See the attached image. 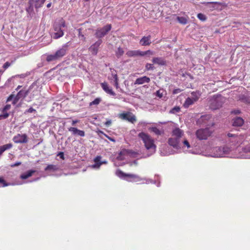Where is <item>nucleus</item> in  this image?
Masks as SVG:
<instances>
[{
    "mask_svg": "<svg viewBox=\"0 0 250 250\" xmlns=\"http://www.w3.org/2000/svg\"><path fill=\"white\" fill-rule=\"evenodd\" d=\"M45 1V0H30L29 3L30 5L35 6L37 9L41 7Z\"/></svg>",
    "mask_w": 250,
    "mask_h": 250,
    "instance_id": "412c9836",
    "label": "nucleus"
},
{
    "mask_svg": "<svg viewBox=\"0 0 250 250\" xmlns=\"http://www.w3.org/2000/svg\"><path fill=\"white\" fill-rule=\"evenodd\" d=\"M182 91V90L180 88L175 89L173 90V94H177Z\"/></svg>",
    "mask_w": 250,
    "mask_h": 250,
    "instance_id": "49530a36",
    "label": "nucleus"
},
{
    "mask_svg": "<svg viewBox=\"0 0 250 250\" xmlns=\"http://www.w3.org/2000/svg\"><path fill=\"white\" fill-rule=\"evenodd\" d=\"M152 64L150 63H147L146 65V69L147 70H150L152 68Z\"/></svg>",
    "mask_w": 250,
    "mask_h": 250,
    "instance_id": "603ef678",
    "label": "nucleus"
},
{
    "mask_svg": "<svg viewBox=\"0 0 250 250\" xmlns=\"http://www.w3.org/2000/svg\"><path fill=\"white\" fill-rule=\"evenodd\" d=\"M157 64L165 65L166 64V61L161 58H157Z\"/></svg>",
    "mask_w": 250,
    "mask_h": 250,
    "instance_id": "c9c22d12",
    "label": "nucleus"
},
{
    "mask_svg": "<svg viewBox=\"0 0 250 250\" xmlns=\"http://www.w3.org/2000/svg\"><path fill=\"white\" fill-rule=\"evenodd\" d=\"M111 125V120H108L104 123V125H105V126L106 127L109 126Z\"/></svg>",
    "mask_w": 250,
    "mask_h": 250,
    "instance_id": "09e8293b",
    "label": "nucleus"
},
{
    "mask_svg": "<svg viewBox=\"0 0 250 250\" xmlns=\"http://www.w3.org/2000/svg\"><path fill=\"white\" fill-rule=\"evenodd\" d=\"M155 61H156V58H153V62H155Z\"/></svg>",
    "mask_w": 250,
    "mask_h": 250,
    "instance_id": "338daca9",
    "label": "nucleus"
},
{
    "mask_svg": "<svg viewBox=\"0 0 250 250\" xmlns=\"http://www.w3.org/2000/svg\"><path fill=\"white\" fill-rule=\"evenodd\" d=\"M52 5V3L51 2H49V3H48L46 5V7H48V8H50Z\"/></svg>",
    "mask_w": 250,
    "mask_h": 250,
    "instance_id": "bf43d9fd",
    "label": "nucleus"
},
{
    "mask_svg": "<svg viewBox=\"0 0 250 250\" xmlns=\"http://www.w3.org/2000/svg\"><path fill=\"white\" fill-rule=\"evenodd\" d=\"M21 162H17L15 164H11L10 165V167H15L19 166L21 165Z\"/></svg>",
    "mask_w": 250,
    "mask_h": 250,
    "instance_id": "c03bdc74",
    "label": "nucleus"
},
{
    "mask_svg": "<svg viewBox=\"0 0 250 250\" xmlns=\"http://www.w3.org/2000/svg\"><path fill=\"white\" fill-rule=\"evenodd\" d=\"M227 136L229 138L228 142L231 145H235L241 143L244 139V136L242 135H239L229 133Z\"/></svg>",
    "mask_w": 250,
    "mask_h": 250,
    "instance_id": "39448f33",
    "label": "nucleus"
},
{
    "mask_svg": "<svg viewBox=\"0 0 250 250\" xmlns=\"http://www.w3.org/2000/svg\"><path fill=\"white\" fill-rule=\"evenodd\" d=\"M58 156H60V157L61 159H64V153L62 152H59Z\"/></svg>",
    "mask_w": 250,
    "mask_h": 250,
    "instance_id": "864d4df0",
    "label": "nucleus"
},
{
    "mask_svg": "<svg viewBox=\"0 0 250 250\" xmlns=\"http://www.w3.org/2000/svg\"><path fill=\"white\" fill-rule=\"evenodd\" d=\"M197 17L202 21H205L206 20V17L205 15L199 13L197 15Z\"/></svg>",
    "mask_w": 250,
    "mask_h": 250,
    "instance_id": "4c0bfd02",
    "label": "nucleus"
},
{
    "mask_svg": "<svg viewBox=\"0 0 250 250\" xmlns=\"http://www.w3.org/2000/svg\"><path fill=\"white\" fill-rule=\"evenodd\" d=\"M102 41L101 40H98L94 44L91 45V46L89 47V51L93 55H96L98 53L99 48Z\"/></svg>",
    "mask_w": 250,
    "mask_h": 250,
    "instance_id": "f8f14e48",
    "label": "nucleus"
},
{
    "mask_svg": "<svg viewBox=\"0 0 250 250\" xmlns=\"http://www.w3.org/2000/svg\"><path fill=\"white\" fill-rule=\"evenodd\" d=\"M14 97V95L13 94H11L9 97L8 98H7L6 101L7 102H9V101H11L13 99V98Z\"/></svg>",
    "mask_w": 250,
    "mask_h": 250,
    "instance_id": "de8ad7c7",
    "label": "nucleus"
},
{
    "mask_svg": "<svg viewBox=\"0 0 250 250\" xmlns=\"http://www.w3.org/2000/svg\"><path fill=\"white\" fill-rule=\"evenodd\" d=\"M111 24H107L102 28H99L98 29H97L95 33V36L96 38L100 39L103 37L104 35L107 34V33L111 30Z\"/></svg>",
    "mask_w": 250,
    "mask_h": 250,
    "instance_id": "6e6552de",
    "label": "nucleus"
},
{
    "mask_svg": "<svg viewBox=\"0 0 250 250\" xmlns=\"http://www.w3.org/2000/svg\"><path fill=\"white\" fill-rule=\"evenodd\" d=\"M223 103V97L217 96L211 100L210 108L212 110H216L221 107Z\"/></svg>",
    "mask_w": 250,
    "mask_h": 250,
    "instance_id": "0eeeda50",
    "label": "nucleus"
},
{
    "mask_svg": "<svg viewBox=\"0 0 250 250\" xmlns=\"http://www.w3.org/2000/svg\"><path fill=\"white\" fill-rule=\"evenodd\" d=\"M190 97L193 101L196 102L199 100L201 96V92L199 91H193L191 93Z\"/></svg>",
    "mask_w": 250,
    "mask_h": 250,
    "instance_id": "b1692460",
    "label": "nucleus"
},
{
    "mask_svg": "<svg viewBox=\"0 0 250 250\" xmlns=\"http://www.w3.org/2000/svg\"><path fill=\"white\" fill-rule=\"evenodd\" d=\"M68 43L63 45L62 48H60L55 52L54 54L49 55L47 56L46 60L47 62H51L57 60L63 57L66 54L68 47Z\"/></svg>",
    "mask_w": 250,
    "mask_h": 250,
    "instance_id": "f03ea898",
    "label": "nucleus"
},
{
    "mask_svg": "<svg viewBox=\"0 0 250 250\" xmlns=\"http://www.w3.org/2000/svg\"><path fill=\"white\" fill-rule=\"evenodd\" d=\"M9 116V114L8 113H3L2 114L0 115V120L1 119H6Z\"/></svg>",
    "mask_w": 250,
    "mask_h": 250,
    "instance_id": "a19ab883",
    "label": "nucleus"
},
{
    "mask_svg": "<svg viewBox=\"0 0 250 250\" xmlns=\"http://www.w3.org/2000/svg\"><path fill=\"white\" fill-rule=\"evenodd\" d=\"M212 3H217V2H212Z\"/></svg>",
    "mask_w": 250,
    "mask_h": 250,
    "instance_id": "774afa93",
    "label": "nucleus"
},
{
    "mask_svg": "<svg viewBox=\"0 0 250 250\" xmlns=\"http://www.w3.org/2000/svg\"><path fill=\"white\" fill-rule=\"evenodd\" d=\"M11 63L7 62L3 64L2 68L4 69V70H6L11 65Z\"/></svg>",
    "mask_w": 250,
    "mask_h": 250,
    "instance_id": "ea45409f",
    "label": "nucleus"
},
{
    "mask_svg": "<svg viewBox=\"0 0 250 250\" xmlns=\"http://www.w3.org/2000/svg\"><path fill=\"white\" fill-rule=\"evenodd\" d=\"M152 129L154 132H156V128H155V127L152 128Z\"/></svg>",
    "mask_w": 250,
    "mask_h": 250,
    "instance_id": "e2e57ef3",
    "label": "nucleus"
},
{
    "mask_svg": "<svg viewBox=\"0 0 250 250\" xmlns=\"http://www.w3.org/2000/svg\"><path fill=\"white\" fill-rule=\"evenodd\" d=\"M181 108L179 106H174L173 108H172L170 111V113L171 114H176L177 113H178L180 111Z\"/></svg>",
    "mask_w": 250,
    "mask_h": 250,
    "instance_id": "7c9ffc66",
    "label": "nucleus"
},
{
    "mask_svg": "<svg viewBox=\"0 0 250 250\" xmlns=\"http://www.w3.org/2000/svg\"><path fill=\"white\" fill-rule=\"evenodd\" d=\"M79 122H80V121H79V120H73V121H72V124H71V125H73H73H76V124H77V123H79Z\"/></svg>",
    "mask_w": 250,
    "mask_h": 250,
    "instance_id": "5fc2aeb1",
    "label": "nucleus"
},
{
    "mask_svg": "<svg viewBox=\"0 0 250 250\" xmlns=\"http://www.w3.org/2000/svg\"><path fill=\"white\" fill-rule=\"evenodd\" d=\"M250 101V100L249 99H247L246 100V102H247V103H249Z\"/></svg>",
    "mask_w": 250,
    "mask_h": 250,
    "instance_id": "0e129e2a",
    "label": "nucleus"
},
{
    "mask_svg": "<svg viewBox=\"0 0 250 250\" xmlns=\"http://www.w3.org/2000/svg\"><path fill=\"white\" fill-rule=\"evenodd\" d=\"M39 90L38 89V88H37L35 93L33 94V96L37 95L39 94Z\"/></svg>",
    "mask_w": 250,
    "mask_h": 250,
    "instance_id": "13d9d810",
    "label": "nucleus"
},
{
    "mask_svg": "<svg viewBox=\"0 0 250 250\" xmlns=\"http://www.w3.org/2000/svg\"><path fill=\"white\" fill-rule=\"evenodd\" d=\"M0 184L2 185V187H6L9 185L10 184L7 183L2 178V177H0Z\"/></svg>",
    "mask_w": 250,
    "mask_h": 250,
    "instance_id": "e433bc0d",
    "label": "nucleus"
},
{
    "mask_svg": "<svg viewBox=\"0 0 250 250\" xmlns=\"http://www.w3.org/2000/svg\"><path fill=\"white\" fill-rule=\"evenodd\" d=\"M36 172L35 170H29L27 171L26 172L22 174L21 175V178L22 180H25L31 176L33 173Z\"/></svg>",
    "mask_w": 250,
    "mask_h": 250,
    "instance_id": "5701e85b",
    "label": "nucleus"
},
{
    "mask_svg": "<svg viewBox=\"0 0 250 250\" xmlns=\"http://www.w3.org/2000/svg\"><path fill=\"white\" fill-rule=\"evenodd\" d=\"M151 43V36H144L140 41V43L143 46L148 45Z\"/></svg>",
    "mask_w": 250,
    "mask_h": 250,
    "instance_id": "4be33fe9",
    "label": "nucleus"
},
{
    "mask_svg": "<svg viewBox=\"0 0 250 250\" xmlns=\"http://www.w3.org/2000/svg\"><path fill=\"white\" fill-rule=\"evenodd\" d=\"M179 143H180V140L179 139L171 137L168 139L169 145L174 148H178L179 147Z\"/></svg>",
    "mask_w": 250,
    "mask_h": 250,
    "instance_id": "dca6fc26",
    "label": "nucleus"
},
{
    "mask_svg": "<svg viewBox=\"0 0 250 250\" xmlns=\"http://www.w3.org/2000/svg\"><path fill=\"white\" fill-rule=\"evenodd\" d=\"M124 54V51L122 48L119 47L118 48L117 51L116 52V55L117 57H121Z\"/></svg>",
    "mask_w": 250,
    "mask_h": 250,
    "instance_id": "c756f323",
    "label": "nucleus"
},
{
    "mask_svg": "<svg viewBox=\"0 0 250 250\" xmlns=\"http://www.w3.org/2000/svg\"><path fill=\"white\" fill-rule=\"evenodd\" d=\"M114 86H115L116 89H118L119 87L118 81L114 82Z\"/></svg>",
    "mask_w": 250,
    "mask_h": 250,
    "instance_id": "6e6d98bb",
    "label": "nucleus"
},
{
    "mask_svg": "<svg viewBox=\"0 0 250 250\" xmlns=\"http://www.w3.org/2000/svg\"><path fill=\"white\" fill-rule=\"evenodd\" d=\"M157 135H160L161 134L160 131L159 130H158V129H157Z\"/></svg>",
    "mask_w": 250,
    "mask_h": 250,
    "instance_id": "680f3d73",
    "label": "nucleus"
},
{
    "mask_svg": "<svg viewBox=\"0 0 250 250\" xmlns=\"http://www.w3.org/2000/svg\"><path fill=\"white\" fill-rule=\"evenodd\" d=\"M28 94V90L24 91L23 90H21L19 91L16 95L17 97H20V99L24 98H25Z\"/></svg>",
    "mask_w": 250,
    "mask_h": 250,
    "instance_id": "bb28decb",
    "label": "nucleus"
},
{
    "mask_svg": "<svg viewBox=\"0 0 250 250\" xmlns=\"http://www.w3.org/2000/svg\"><path fill=\"white\" fill-rule=\"evenodd\" d=\"M101 101V100L99 98H97L95 99L93 101L89 103V105H98L99 104L100 102Z\"/></svg>",
    "mask_w": 250,
    "mask_h": 250,
    "instance_id": "2f4dec72",
    "label": "nucleus"
},
{
    "mask_svg": "<svg viewBox=\"0 0 250 250\" xmlns=\"http://www.w3.org/2000/svg\"><path fill=\"white\" fill-rule=\"evenodd\" d=\"M56 170V166L53 165H48L44 169V170Z\"/></svg>",
    "mask_w": 250,
    "mask_h": 250,
    "instance_id": "72a5a7b5",
    "label": "nucleus"
},
{
    "mask_svg": "<svg viewBox=\"0 0 250 250\" xmlns=\"http://www.w3.org/2000/svg\"><path fill=\"white\" fill-rule=\"evenodd\" d=\"M66 27V22L63 18L56 19L53 24L54 32L52 35V38L56 40L63 37L64 33L62 28Z\"/></svg>",
    "mask_w": 250,
    "mask_h": 250,
    "instance_id": "f257e3e1",
    "label": "nucleus"
},
{
    "mask_svg": "<svg viewBox=\"0 0 250 250\" xmlns=\"http://www.w3.org/2000/svg\"><path fill=\"white\" fill-rule=\"evenodd\" d=\"M138 137L143 141L147 149L155 147L154 140L146 133L144 132H140L138 134Z\"/></svg>",
    "mask_w": 250,
    "mask_h": 250,
    "instance_id": "20e7f679",
    "label": "nucleus"
},
{
    "mask_svg": "<svg viewBox=\"0 0 250 250\" xmlns=\"http://www.w3.org/2000/svg\"><path fill=\"white\" fill-rule=\"evenodd\" d=\"M147 55H152L150 50L146 51H141L140 50H129L126 53V55L128 57H133L137 56H144Z\"/></svg>",
    "mask_w": 250,
    "mask_h": 250,
    "instance_id": "423d86ee",
    "label": "nucleus"
},
{
    "mask_svg": "<svg viewBox=\"0 0 250 250\" xmlns=\"http://www.w3.org/2000/svg\"><path fill=\"white\" fill-rule=\"evenodd\" d=\"M184 135V131L179 128H175L172 131V137L181 139Z\"/></svg>",
    "mask_w": 250,
    "mask_h": 250,
    "instance_id": "2eb2a0df",
    "label": "nucleus"
},
{
    "mask_svg": "<svg viewBox=\"0 0 250 250\" xmlns=\"http://www.w3.org/2000/svg\"><path fill=\"white\" fill-rule=\"evenodd\" d=\"M183 143H184V145L185 146H186L188 148H189L190 147V144L189 143H188V142L186 140H185L184 142H183Z\"/></svg>",
    "mask_w": 250,
    "mask_h": 250,
    "instance_id": "a18cd8bd",
    "label": "nucleus"
},
{
    "mask_svg": "<svg viewBox=\"0 0 250 250\" xmlns=\"http://www.w3.org/2000/svg\"><path fill=\"white\" fill-rule=\"evenodd\" d=\"M116 175L120 178H123L125 177H128L132 178H136L137 176L135 174H127L125 173L124 172L121 171V170H117L116 171Z\"/></svg>",
    "mask_w": 250,
    "mask_h": 250,
    "instance_id": "6ab92c4d",
    "label": "nucleus"
},
{
    "mask_svg": "<svg viewBox=\"0 0 250 250\" xmlns=\"http://www.w3.org/2000/svg\"><path fill=\"white\" fill-rule=\"evenodd\" d=\"M176 20L178 22L182 24H186L188 22L187 19L184 17L177 16L176 17Z\"/></svg>",
    "mask_w": 250,
    "mask_h": 250,
    "instance_id": "cd10ccee",
    "label": "nucleus"
},
{
    "mask_svg": "<svg viewBox=\"0 0 250 250\" xmlns=\"http://www.w3.org/2000/svg\"><path fill=\"white\" fill-rule=\"evenodd\" d=\"M13 141L15 143H26L28 142L27 136L26 134H17L13 137Z\"/></svg>",
    "mask_w": 250,
    "mask_h": 250,
    "instance_id": "9b49d317",
    "label": "nucleus"
},
{
    "mask_svg": "<svg viewBox=\"0 0 250 250\" xmlns=\"http://www.w3.org/2000/svg\"><path fill=\"white\" fill-rule=\"evenodd\" d=\"M119 117L123 120H127L132 124H133L137 121L136 117L132 113L129 112L120 113L119 114Z\"/></svg>",
    "mask_w": 250,
    "mask_h": 250,
    "instance_id": "1a4fd4ad",
    "label": "nucleus"
},
{
    "mask_svg": "<svg viewBox=\"0 0 250 250\" xmlns=\"http://www.w3.org/2000/svg\"><path fill=\"white\" fill-rule=\"evenodd\" d=\"M244 121L240 117H236L233 119L232 125L234 126H241L243 125Z\"/></svg>",
    "mask_w": 250,
    "mask_h": 250,
    "instance_id": "aec40b11",
    "label": "nucleus"
},
{
    "mask_svg": "<svg viewBox=\"0 0 250 250\" xmlns=\"http://www.w3.org/2000/svg\"><path fill=\"white\" fill-rule=\"evenodd\" d=\"M131 152H132L131 150H127V149H124L122 151H120V155L130 154Z\"/></svg>",
    "mask_w": 250,
    "mask_h": 250,
    "instance_id": "58836bf2",
    "label": "nucleus"
},
{
    "mask_svg": "<svg viewBox=\"0 0 250 250\" xmlns=\"http://www.w3.org/2000/svg\"><path fill=\"white\" fill-rule=\"evenodd\" d=\"M101 86L104 91L106 93L113 96H115L116 95L115 93L113 91L112 89L109 86L107 83L104 82L101 83Z\"/></svg>",
    "mask_w": 250,
    "mask_h": 250,
    "instance_id": "ddd939ff",
    "label": "nucleus"
},
{
    "mask_svg": "<svg viewBox=\"0 0 250 250\" xmlns=\"http://www.w3.org/2000/svg\"><path fill=\"white\" fill-rule=\"evenodd\" d=\"M12 146L13 145L11 143L7 144L0 146V155H1L2 153L6 150L12 148Z\"/></svg>",
    "mask_w": 250,
    "mask_h": 250,
    "instance_id": "393cba45",
    "label": "nucleus"
},
{
    "mask_svg": "<svg viewBox=\"0 0 250 250\" xmlns=\"http://www.w3.org/2000/svg\"><path fill=\"white\" fill-rule=\"evenodd\" d=\"M211 116L209 114H206L202 115L198 120L197 123L199 125H206L207 123V121L210 119Z\"/></svg>",
    "mask_w": 250,
    "mask_h": 250,
    "instance_id": "f3484780",
    "label": "nucleus"
},
{
    "mask_svg": "<svg viewBox=\"0 0 250 250\" xmlns=\"http://www.w3.org/2000/svg\"><path fill=\"white\" fill-rule=\"evenodd\" d=\"M22 86H21V85H19V86H17V87L16 88V90H19Z\"/></svg>",
    "mask_w": 250,
    "mask_h": 250,
    "instance_id": "052dcab7",
    "label": "nucleus"
},
{
    "mask_svg": "<svg viewBox=\"0 0 250 250\" xmlns=\"http://www.w3.org/2000/svg\"><path fill=\"white\" fill-rule=\"evenodd\" d=\"M20 100V99L19 98V97H17V95L16 96H14V98H13V102H12V104H17V103L18 102V101H19Z\"/></svg>",
    "mask_w": 250,
    "mask_h": 250,
    "instance_id": "79ce46f5",
    "label": "nucleus"
},
{
    "mask_svg": "<svg viewBox=\"0 0 250 250\" xmlns=\"http://www.w3.org/2000/svg\"><path fill=\"white\" fill-rule=\"evenodd\" d=\"M150 82V78L146 76H143L139 78L135 81V84L141 85L145 83H148Z\"/></svg>",
    "mask_w": 250,
    "mask_h": 250,
    "instance_id": "a211bd4d",
    "label": "nucleus"
},
{
    "mask_svg": "<svg viewBox=\"0 0 250 250\" xmlns=\"http://www.w3.org/2000/svg\"><path fill=\"white\" fill-rule=\"evenodd\" d=\"M112 75L114 79V82L118 81V78L116 73H112Z\"/></svg>",
    "mask_w": 250,
    "mask_h": 250,
    "instance_id": "37998d69",
    "label": "nucleus"
},
{
    "mask_svg": "<svg viewBox=\"0 0 250 250\" xmlns=\"http://www.w3.org/2000/svg\"><path fill=\"white\" fill-rule=\"evenodd\" d=\"M160 90H157V97H159V98L162 97V95L160 94Z\"/></svg>",
    "mask_w": 250,
    "mask_h": 250,
    "instance_id": "4d7b16f0",
    "label": "nucleus"
},
{
    "mask_svg": "<svg viewBox=\"0 0 250 250\" xmlns=\"http://www.w3.org/2000/svg\"><path fill=\"white\" fill-rule=\"evenodd\" d=\"M26 112L28 113H32L36 112V110L33 109L32 107H30L28 110H27Z\"/></svg>",
    "mask_w": 250,
    "mask_h": 250,
    "instance_id": "3c124183",
    "label": "nucleus"
},
{
    "mask_svg": "<svg viewBox=\"0 0 250 250\" xmlns=\"http://www.w3.org/2000/svg\"><path fill=\"white\" fill-rule=\"evenodd\" d=\"M232 114H234V115H238V114H239L241 113L240 110H233L231 112Z\"/></svg>",
    "mask_w": 250,
    "mask_h": 250,
    "instance_id": "8fccbe9b",
    "label": "nucleus"
},
{
    "mask_svg": "<svg viewBox=\"0 0 250 250\" xmlns=\"http://www.w3.org/2000/svg\"><path fill=\"white\" fill-rule=\"evenodd\" d=\"M11 108V105L9 104H7L4 106V107L2 109V112L3 114L7 113V111L9 110Z\"/></svg>",
    "mask_w": 250,
    "mask_h": 250,
    "instance_id": "f704fd0d",
    "label": "nucleus"
},
{
    "mask_svg": "<svg viewBox=\"0 0 250 250\" xmlns=\"http://www.w3.org/2000/svg\"><path fill=\"white\" fill-rule=\"evenodd\" d=\"M215 157H223L228 154L230 151V148L227 146L217 147L214 149Z\"/></svg>",
    "mask_w": 250,
    "mask_h": 250,
    "instance_id": "9d476101",
    "label": "nucleus"
},
{
    "mask_svg": "<svg viewBox=\"0 0 250 250\" xmlns=\"http://www.w3.org/2000/svg\"><path fill=\"white\" fill-rule=\"evenodd\" d=\"M101 156H97L94 159L95 165L93 166V167H99L101 165L102 163L100 162Z\"/></svg>",
    "mask_w": 250,
    "mask_h": 250,
    "instance_id": "c85d7f7f",
    "label": "nucleus"
},
{
    "mask_svg": "<svg viewBox=\"0 0 250 250\" xmlns=\"http://www.w3.org/2000/svg\"><path fill=\"white\" fill-rule=\"evenodd\" d=\"M99 134H102L106 138H107L108 140H109L110 141H111L112 142H115V140L114 138L109 137L108 135L104 133V132H103L102 131H99Z\"/></svg>",
    "mask_w": 250,
    "mask_h": 250,
    "instance_id": "473e14b6",
    "label": "nucleus"
},
{
    "mask_svg": "<svg viewBox=\"0 0 250 250\" xmlns=\"http://www.w3.org/2000/svg\"><path fill=\"white\" fill-rule=\"evenodd\" d=\"M196 102L192 100L191 98L188 97L186 99L185 103L183 104V106L185 108H188L189 106L194 104Z\"/></svg>",
    "mask_w": 250,
    "mask_h": 250,
    "instance_id": "a878e982",
    "label": "nucleus"
},
{
    "mask_svg": "<svg viewBox=\"0 0 250 250\" xmlns=\"http://www.w3.org/2000/svg\"><path fill=\"white\" fill-rule=\"evenodd\" d=\"M3 73V71L0 69V74H2Z\"/></svg>",
    "mask_w": 250,
    "mask_h": 250,
    "instance_id": "69168bd1",
    "label": "nucleus"
},
{
    "mask_svg": "<svg viewBox=\"0 0 250 250\" xmlns=\"http://www.w3.org/2000/svg\"><path fill=\"white\" fill-rule=\"evenodd\" d=\"M213 132V130L209 128H200L196 131V136L199 140H206L211 136Z\"/></svg>",
    "mask_w": 250,
    "mask_h": 250,
    "instance_id": "7ed1b4c3",
    "label": "nucleus"
},
{
    "mask_svg": "<svg viewBox=\"0 0 250 250\" xmlns=\"http://www.w3.org/2000/svg\"><path fill=\"white\" fill-rule=\"evenodd\" d=\"M68 131L72 132L73 135H78L81 137H84L85 136V132L83 130L79 129L78 128L75 127H70L68 128Z\"/></svg>",
    "mask_w": 250,
    "mask_h": 250,
    "instance_id": "4468645a",
    "label": "nucleus"
}]
</instances>
